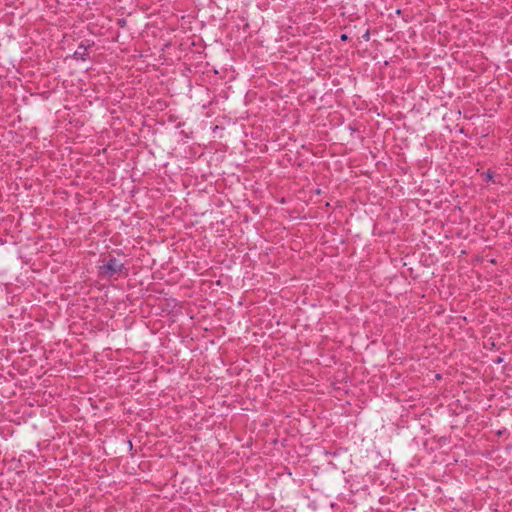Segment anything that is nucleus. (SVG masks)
Returning a JSON list of instances; mask_svg holds the SVG:
<instances>
[{"mask_svg": "<svg viewBox=\"0 0 512 512\" xmlns=\"http://www.w3.org/2000/svg\"><path fill=\"white\" fill-rule=\"evenodd\" d=\"M341 39H342V40H346V39H347V36H346L345 34H343V35L341 36Z\"/></svg>", "mask_w": 512, "mask_h": 512, "instance_id": "4", "label": "nucleus"}, {"mask_svg": "<svg viewBox=\"0 0 512 512\" xmlns=\"http://www.w3.org/2000/svg\"><path fill=\"white\" fill-rule=\"evenodd\" d=\"M485 175H486V179L487 180H491L492 179V174L489 171Z\"/></svg>", "mask_w": 512, "mask_h": 512, "instance_id": "2", "label": "nucleus"}, {"mask_svg": "<svg viewBox=\"0 0 512 512\" xmlns=\"http://www.w3.org/2000/svg\"><path fill=\"white\" fill-rule=\"evenodd\" d=\"M82 54H83V53H82V51H76V52H75V55H76V56H78V55H82Z\"/></svg>", "mask_w": 512, "mask_h": 512, "instance_id": "3", "label": "nucleus"}, {"mask_svg": "<svg viewBox=\"0 0 512 512\" xmlns=\"http://www.w3.org/2000/svg\"><path fill=\"white\" fill-rule=\"evenodd\" d=\"M123 264L116 258H111L107 263L99 267V274L103 278L111 279L120 274Z\"/></svg>", "mask_w": 512, "mask_h": 512, "instance_id": "1", "label": "nucleus"}]
</instances>
